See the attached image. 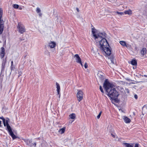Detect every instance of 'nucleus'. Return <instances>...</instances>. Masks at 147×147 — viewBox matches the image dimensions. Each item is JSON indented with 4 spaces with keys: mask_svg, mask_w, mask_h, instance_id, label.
<instances>
[{
    "mask_svg": "<svg viewBox=\"0 0 147 147\" xmlns=\"http://www.w3.org/2000/svg\"><path fill=\"white\" fill-rule=\"evenodd\" d=\"M103 87L107 93V95L113 99L116 98L119 96V94L114 88V85L110 83L107 79H106L103 84Z\"/></svg>",
    "mask_w": 147,
    "mask_h": 147,
    "instance_id": "1",
    "label": "nucleus"
},
{
    "mask_svg": "<svg viewBox=\"0 0 147 147\" xmlns=\"http://www.w3.org/2000/svg\"><path fill=\"white\" fill-rule=\"evenodd\" d=\"M101 39L99 42V48L105 53L109 55L111 53V51L108 42L105 37L102 38Z\"/></svg>",
    "mask_w": 147,
    "mask_h": 147,
    "instance_id": "2",
    "label": "nucleus"
},
{
    "mask_svg": "<svg viewBox=\"0 0 147 147\" xmlns=\"http://www.w3.org/2000/svg\"><path fill=\"white\" fill-rule=\"evenodd\" d=\"M92 34L96 42L100 39L102 38L105 37L106 36V34L105 32L99 33L96 34V29L94 28H92Z\"/></svg>",
    "mask_w": 147,
    "mask_h": 147,
    "instance_id": "3",
    "label": "nucleus"
},
{
    "mask_svg": "<svg viewBox=\"0 0 147 147\" xmlns=\"http://www.w3.org/2000/svg\"><path fill=\"white\" fill-rule=\"evenodd\" d=\"M3 10L0 8V34H2L4 28V22L1 18L2 17Z\"/></svg>",
    "mask_w": 147,
    "mask_h": 147,
    "instance_id": "4",
    "label": "nucleus"
},
{
    "mask_svg": "<svg viewBox=\"0 0 147 147\" xmlns=\"http://www.w3.org/2000/svg\"><path fill=\"white\" fill-rule=\"evenodd\" d=\"M17 28L18 29V31L21 34H23L26 31V29L24 26L20 23H18Z\"/></svg>",
    "mask_w": 147,
    "mask_h": 147,
    "instance_id": "5",
    "label": "nucleus"
},
{
    "mask_svg": "<svg viewBox=\"0 0 147 147\" xmlns=\"http://www.w3.org/2000/svg\"><path fill=\"white\" fill-rule=\"evenodd\" d=\"M78 92L77 94V98L79 102H80L81 100L83 99L84 93L81 90H77Z\"/></svg>",
    "mask_w": 147,
    "mask_h": 147,
    "instance_id": "6",
    "label": "nucleus"
},
{
    "mask_svg": "<svg viewBox=\"0 0 147 147\" xmlns=\"http://www.w3.org/2000/svg\"><path fill=\"white\" fill-rule=\"evenodd\" d=\"M123 144L125 147H139V144L138 143L134 144L123 142Z\"/></svg>",
    "mask_w": 147,
    "mask_h": 147,
    "instance_id": "7",
    "label": "nucleus"
},
{
    "mask_svg": "<svg viewBox=\"0 0 147 147\" xmlns=\"http://www.w3.org/2000/svg\"><path fill=\"white\" fill-rule=\"evenodd\" d=\"M0 119H2L3 122V124L5 126L9 125L8 122L9 121V119L7 118L6 119H5L3 117H0Z\"/></svg>",
    "mask_w": 147,
    "mask_h": 147,
    "instance_id": "8",
    "label": "nucleus"
},
{
    "mask_svg": "<svg viewBox=\"0 0 147 147\" xmlns=\"http://www.w3.org/2000/svg\"><path fill=\"white\" fill-rule=\"evenodd\" d=\"M97 78L102 80L104 79V76L103 74L101 72H98L97 74Z\"/></svg>",
    "mask_w": 147,
    "mask_h": 147,
    "instance_id": "9",
    "label": "nucleus"
},
{
    "mask_svg": "<svg viewBox=\"0 0 147 147\" xmlns=\"http://www.w3.org/2000/svg\"><path fill=\"white\" fill-rule=\"evenodd\" d=\"M1 51L0 53V56L1 58H2L4 57L5 55V49L3 47H1Z\"/></svg>",
    "mask_w": 147,
    "mask_h": 147,
    "instance_id": "10",
    "label": "nucleus"
},
{
    "mask_svg": "<svg viewBox=\"0 0 147 147\" xmlns=\"http://www.w3.org/2000/svg\"><path fill=\"white\" fill-rule=\"evenodd\" d=\"M76 118V116L75 114L73 113L71 114H70L69 115V119H73V120L71 121V122L69 123H71L73 121H74V120Z\"/></svg>",
    "mask_w": 147,
    "mask_h": 147,
    "instance_id": "11",
    "label": "nucleus"
},
{
    "mask_svg": "<svg viewBox=\"0 0 147 147\" xmlns=\"http://www.w3.org/2000/svg\"><path fill=\"white\" fill-rule=\"evenodd\" d=\"M74 58H75V59L76 61V62L77 63H80L81 61V59L79 56V55L77 54H76L74 56Z\"/></svg>",
    "mask_w": 147,
    "mask_h": 147,
    "instance_id": "12",
    "label": "nucleus"
},
{
    "mask_svg": "<svg viewBox=\"0 0 147 147\" xmlns=\"http://www.w3.org/2000/svg\"><path fill=\"white\" fill-rule=\"evenodd\" d=\"M49 44L48 46L51 48H54L56 45L55 42L53 41L49 42Z\"/></svg>",
    "mask_w": 147,
    "mask_h": 147,
    "instance_id": "13",
    "label": "nucleus"
},
{
    "mask_svg": "<svg viewBox=\"0 0 147 147\" xmlns=\"http://www.w3.org/2000/svg\"><path fill=\"white\" fill-rule=\"evenodd\" d=\"M123 119L125 122L126 123H129L131 121L130 119L127 117L126 116H123Z\"/></svg>",
    "mask_w": 147,
    "mask_h": 147,
    "instance_id": "14",
    "label": "nucleus"
},
{
    "mask_svg": "<svg viewBox=\"0 0 147 147\" xmlns=\"http://www.w3.org/2000/svg\"><path fill=\"white\" fill-rule=\"evenodd\" d=\"M124 13L125 14L131 15L132 14V11L131 10L129 9L128 10L125 11Z\"/></svg>",
    "mask_w": 147,
    "mask_h": 147,
    "instance_id": "15",
    "label": "nucleus"
},
{
    "mask_svg": "<svg viewBox=\"0 0 147 147\" xmlns=\"http://www.w3.org/2000/svg\"><path fill=\"white\" fill-rule=\"evenodd\" d=\"M146 52V48H143L142 49L140 53L141 54L144 55L145 54Z\"/></svg>",
    "mask_w": 147,
    "mask_h": 147,
    "instance_id": "16",
    "label": "nucleus"
},
{
    "mask_svg": "<svg viewBox=\"0 0 147 147\" xmlns=\"http://www.w3.org/2000/svg\"><path fill=\"white\" fill-rule=\"evenodd\" d=\"M9 134L11 136L13 139H15L17 138V137L14 134L12 131L9 133Z\"/></svg>",
    "mask_w": 147,
    "mask_h": 147,
    "instance_id": "17",
    "label": "nucleus"
},
{
    "mask_svg": "<svg viewBox=\"0 0 147 147\" xmlns=\"http://www.w3.org/2000/svg\"><path fill=\"white\" fill-rule=\"evenodd\" d=\"M56 85L57 86V91L58 94H59L60 91V86L58 83H56Z\"/></svg>",
    "mask_w": 147,
    "mask_h": 147,
    "instance_id": "18",
    "label": "nucleus"
},
{
    "mask_svg": "<svg viewBox=\"0 0 147 147\" xmlns=\"http://www.w3.org/2000/svg\"><path fill=\"white\" fill-rule=\"evenodd\" d=\"M65 127H64L63 128L59 129V132L61 134H62L65 132Z\"/></svg>",
    "mask_w": 147,
    "mask_h": 147,
    "instance_id": "19",
    "label": "nucleus"
},
{
    "mask_svg": "<svg viewBox=\"0 0 147 147\" xmlns=\"http://www.w3.org/2000/svg\"><path fill=\"white\" fill-rule=\"evenodd\" d=\"M131 64L134 65H137L136 61L135 60H132L131 62Z\"/></svg>",
    "mask_w": 147,
    "mask_h": 147,
    "instance_id": "20",
    "label": "nucleus"
},
{
    "mask_svg": "<svg viewBox=\"0 0 147 147\" xmlns=\"http://www.w3.org/2000/svg\"><path fill=\"white\" fill-rule=\"evenodd\" d=\"M26 142L27 144L28 145L30 146H32V145H31V143L32 142V141L31 140H27Z\"/></svg>",
    "mask_w": 147,
    "mask_h": 147,
    "instance_id": "21",
    "label": "nucleus"
},
{
    "mask_svg": "<svg viewBox=\"0 0 147 147\" xmlns=\"http://www.w3.org/2000/svg\"><path fill=\"white\" fill-rule=\"evenodd\" d=\"M6 126H7V129L9 133L12 131L11 127L9 125H8Z\"/></svg>",
    "mask_w": 147,
    "mask_h": 147,
    "instance_id": "22",
    "label": "nucleus"
},
{
    "mask_svg": "<svg viewBox=\"0 0 147 147\" xmlns=\"http://www.w3.org/2000/svg\"><path fill=\"white\" fill-rule=\"evenodd\" d=\"M110 60L111 61V63H110V66H111V63L112 64H115V62L114 61V58L112 57V58H110Z\"/></svg>",
    "mask_w": 147,
    "mask_h": 147,
    "instance_id": "23",
    "label": "nucleus"
},
{
    "mask_svg": "<svg viewBox=\"0 0 147 147\" xmlns=\"http://www.w3.org/2000/svg\"><path fill=\"white\" fill-rule=\"evenodd\" d=\"M15 68V67L13 65V62L12 61L11 62V70H13Z\"/></svg>",
    "mask_w": 147,
    "mask_h": 147,
    "instance_id": "24",
    "label": "nucleus"
},
{
    "mask_svg": "<svg viewBox=\"0 0 147 147\" xmlns=\"http://www.w3.org/2000/svg\"><path fill=\"white\" fill-rule=\"evenodd\" d=\"M119 42L123 46H126V43L125 41H120Z\"/></svg>",
    "mask_w": 147,
    "mask_h": 147,
    "instance_id": "25",
    "label": "nucleus"
},
{
    "mask_svg": "<svg viewBox=\"0 0 147 147\" xmlns=\"http://www.w3.org/2000/svg\"><path fill=\"white\" fill-rule=\"evenodd\" d=\"M13 7L15 9H17L19 8V5L17 4H14L13 5Z\"/></svg>",
    "mask_w": 147,
    "mask_h": 147,
    "instance_id": "26",
    "label": "nucleus"
},
{
    "mask_svg": "<svg viewBox=\"0 0 147 147\" xmlns=\"http://www.w3.org/2000/svg\"><path fill=\"white\" fill-rule=\"evenodd\" d=\"M102 113V111H101L99 113L98 115L97 116V118L98 119H99V118H100V117L101 116Z\"/></svg>",
    "mask_w": 147,
    "mask_h": 147,
    "instance_id": "27",
    "label": "nucleus"
},
{
    "mask_svg": "<svg viewBox=\"0 0 147 147\" xmlns=\"http://www.w3.org/2000/svg\"><path fill=\"white\" fill-rule=\"evenodd\" d=\"M40 11H41L40 9L39 8L37 7L36 8V11L37 13H39L40 12Z\"/></svg>",
    "mask_w": 147,
    "mask_h": 147,
    "instance_id": "28",
    "label": "nucleus"
},
{
    "mask_svg": "<svg viewBox=\"0 0 147 147\" xmlns=\"http://www.w3.org/2000/svg\"><path fill=\"white\" fill-rule=\"evenodd\" d=\"M100 89L102 92L104 93V91L103 90L101 86H100Z\"/></svg>",
    "mask_w": 147,
    "mask_h": 147,
    "instance_id": "29",
    "label": "nucleus"
},
{
    "mask_svg": "<svg viewBox=\"0 0 147 147\" xmlns=\"http://www.w3.org/2000/svg\"><path fill=\"white\" fill-rule=\"evenodd\" d=\"M116 13L120 15H122L123 14V13L122 12H118V11H117Z\"/></svg>",
    "mask_w": 147,
    "mask_h": 147,
    "instance_id": "30",
    "label": "nucleus"
},
{
    "mask_svg": "<svg viewBox=\"0 0 147 147\" xmlns=\"http://www.w3.org/2000/svg\"><path fill=\"white\" fill-rule=\"evenodd\" d=\"M84 66L85 68L86 69L87 68V67H88V65L86 63H85Z\"/></svg>",
    "mask_w": 147,
    "mask_h": 147,
    "instance_id": "31",
    "label": "nucleus"
},
{
    "mask_svg": "<svg viewBox=\"0 0 147 147\" xmlns=\"http://www.w3.org/2000/svg\"><path fill=\"white\" fill-rule=\"evenodd\" d=\"M31 145H32L33 146H34V147H35L36 146V143H32V142L31 143Z\"/></svg>",
    "mask_w": 147,
    "mask_h": 147,
    "instance_id": "32",
    "label": "nucleus"
},
{
    "mask_svg": "<svg viewBox=\"0 0 147 147\" xmlns=\"http://www.w3.org/2000/svg\"><path fill=\"white\" fill-rule=\"evenodd\" d=\"M111 135L114 138H115V136L114 134H111Z\"/></svg>",
    "mask_w": 147,
    "mask_h": 147,
    "instance_id": "33",
    "label": "nucleus"
},
{
    "mask_svg": "<svg viewBox=\"0 0 147 147\" xmlns=\"http://www.w3.org/2000/svg\"><path fill=\"white\" fill-rule=\"evenodd\" d=\"M134 97L136 99H137L138 98L137 95L136 94H135L134 95Z\"/></svg>",
    "mask_w": 147,
    "mask_h": 147,
    "instance_id": "34",
    "label": "nucleus"
},
{
    "mask_svg": "<svg viewBox=\"0 0 147 147\" xmlns=\"http://www.w3.org/2000/svg\"><path fill=\"white\" fill-rule=\"evenodd\" d=\"M146 109V108H143L142 109V113H143V112H144V110H145Z\"/></svg>",
    "mask_w": 147,
    "mask_h": 147,
    "instance_id": "35",
    "label": "nucleus"
},
{
    "mask_svg": "<svg viewBox=\"0 0 147 147\" xmlns=\"http://www.w3.org/2000/svg\"><path fill=\"white\" fill-rule=\"evenodd\" d=\"M80 63V64H81V65L82 67H83V65H82V61H80V63Z\"/></svg>",
    "mask_w": 147,
    "mask_h": 147,
    "instance_id": "36",
    "label": "nucleus"
},
{
    "mask_svg": "<svg viewBox=\"0 0 147 147\" xmlns=\"http://www.w3.org/2000/svg\"><path fill=\"white\" fill-rule=\"evenodd\" d=\"M76 10H77V11L78 12H79V9L78 8H76Z\"/></svg>",
    "mask_w": 147,
    "mask_h": 147,
    "instance_id": "37",
    "label": "nucleus"
},
{
    "mask_svg": "<svg viewBox=\"0 0 147 147\" xmlns=\"http://www.w3.org/2000/svg\"><path fill=\"white\" fill-rule=\"evenodd\" d=\"M39 13V15L40 16H42V14L40 12Z\"/></svg>",
    "mask_w": 147,
    "mask_h": 147,
    "instance_id": "38",
    "label": "nucleus"
},
{
    "mask_svg": "<svg viewBox=\"0 0 147 147\" xmlns=\"http://www.w3.org/2000/svg\"><path fill=\"white\" fill-rule=\"evenodd\" d=\"M19 9H20V10H22V8L21 7H20L19 8Z\"/></svg>",
    "mask_w": 147,
    "mask_h": 147,
    "instance_id": "39",
    "label": "nucleus"
},
{
    "mask_svg": "<svg viewBox=\"0 0 147 147\" xmlns=\"http://www.w3.org/2000/svg\"><path fill=\"white\" fill-rule=\"evenodd\" d=\"M144 76L145 77H147V75H144Z\"/></svg>",
    "mask_w": 147,
    "mask_h": 147,
    "instance_id": "40",
    "label": "nucleus"
},
{
    "mask_svg": "<svg viewBox=\"0 0 147 147\" xmlns=\"http://www.w3.org/2000/svg\"><path fill=\"white\" fill-rule=\"evenodd\" d=\"M1 121H0V127L1 126Z\"/></svg>",
    "mask_w": 147,
    "mask_h": 147,
    "instance_id": "41",
    "label": "nucleus"
},
{
    "mask_svg": "<svg viewBox=\"0 0 147 147\" xmlns=\"http://www.w3.org/2000/svg\"><path fill=\"white\" fill-rule=\"evenodd\" d=\"M133 114H134V115H135V113H134Z\"/></svg>",
    "mask_w": 147,
    "mask_h": 147,
    "instance_id": "42",
    "label": "nucleus"
},
{
    "mask_svg": "<svg viewBox=\"0 0 147 147\" xmlns=\"http://www.w3.org/2000/svg\"><path fill=\"white\" fill-rule=\"evenodd\" d=\"M120 6H122V5H121Z\"/></svg>",
    "mask_w": 147,
    "mask_h": 147,
    "instance_id": "43",
    "label": "nucleus"
}]
</instances>
